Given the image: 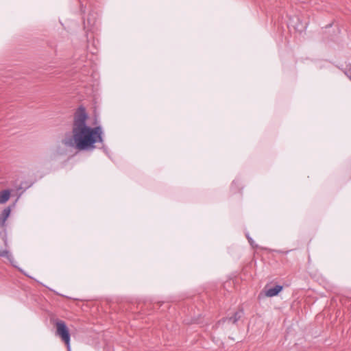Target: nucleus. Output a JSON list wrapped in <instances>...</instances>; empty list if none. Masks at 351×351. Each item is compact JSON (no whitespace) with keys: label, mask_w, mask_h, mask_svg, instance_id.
Here are the masks:
<instances>
[{"label":"nucleus","mask_w":351,"mask_h":351,"mask_svg":"<svg viewBox=\"0 0 351 351\" xmlns=\"http://www.w3.org/2000/svg\"><path fill=\"white\" fill-rule=\"evenodd\" d=\"M88 114L83 107L75 112L72 126V136L62 140L67 147L78 150H92L96 143H103V130L100 126L90 128L87 125Z\"/></svg>","instance_id":"obj_1"},{"label":"nucleus","mask_w":351,"mask_h":351,"mask_svg":"<svg viewBox=\"0 0 351 351\" xmlns=\"http://www.w3.org/2000/svg\"><path fill=\"white\" fill-rule=\"evenodd\" d=\"M56 335L59 337L65 343L68 351H71V335L69 330L65 322L62 320H57L55 323Z\"/></svg>","instance_id":"obj_2"},{"label":"nucleus","mask_w":351,"mask_h":351,"mask_svg":"<svg viewBox=\"0 0 351 351\" xmlns=\"http://www.w3.org/2000/svg\"><path fill=\"white\" fill-rule=\"evenodd\" d=\"M282 290V286L276 285L265 291V295L267 297H274L277 295Z\"/></svg>","instance_id":"obj_3"},{"label":"nucleus","mask_w":351,"mask_h":351,"mask_svg":"<svg viewBox=\"0 0 351 351\" xmlns=\"http://www.w3.org/2000/svg\"><path fill=\"white\" fill-rule=\"evenodd\" d=\"M11 209L10 207L5 208L1 213L0 215V225L3 226L7 219L10 215Z\"/></svg>","instance_id":"obj_4"},{"label":"nucleus","mask_w":351,"mask_h":351,"mask_svg":"<svg viewBox=\"0 0 351 351\" xmlns=\"http://www.w3.org/2000/svg\"><path fill=\"white\" fill-rule=\"evenodd\" d=\"M243 311H237L232 317L226 318L224 322L228 321L230 322H232V324H236L238 320L241 319V317L243 316Z\"/></svg>","instance_id":"obj_5"},{"label":"nucleus","mask_w":351,"mask_h":351,"mask_svg":"<svg viewBox=\"0 0 351 351\" xmlns=\"http://www.w3.org/2000/svg\"><path fill=\"white\" fill-rule=\"evenodd\" d=\"M10 197V191L9 190H3L0 192V204L5 203Z\"/></svg>","instance_id":"obj_6"},{"label":"nucleus","mask_w":351,"mask_h":351,"mask_svg":"<svg viewBox=\"0 0 351 351\" xmlns=\"http://www.w3.org/2000/svg\"><path fill=\"white\" fill-rule=\"evenodd\" d=\"M0 256H3V257H6L9 260H10L12 258V255L7 250H3L2 252H0Z\"/></svg>","instance_id":"obj_7"},{"label":"nucleus","mask_w":351,"mask_h":351,"mask_svg":"<svg viewBox=\"0 0 351 351\" xmlns=\"http://www.w3.org/2000/svg\"><path fill=\"white\" fill-rule=\"evenodd\" d=\"M247 239H248V241L250 242V243L252 245H253V241L252 239L249 237V236H247Z\"/></svg>","instance_id":"obj_8"},{"label":"nucleus","mask_w":351,"mask_h":351,"mask_svg":"<svg viewBox=\"0 0 351 351\" xmlns=\"http://www.w3.org/2000/svg\"><path fill=\"white\" fill-rule=\"evenodd\" d=\"M225 319H223L222 320V322H224V320H225ZM219 322H221V320H219Z\"/></svg>","instance_id":"obj_9"}]
</instances>
